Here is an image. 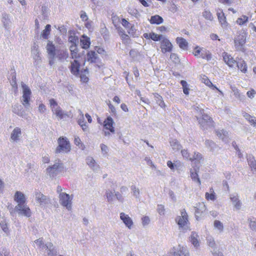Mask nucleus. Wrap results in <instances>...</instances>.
Instances as JSON below:
<instances>
[{
    "instance_id": "nucleus-56",
    "label": "nucleus",
    "mask_w": 256,
    "mask_h": 256,
    "mask_svg": "<svg viewBox=\"0 0 256 256\" xmlns=\"http://www.w3.org/2000/svg\"><path fill=\"white\" fill-rule=\"evenodd\" d=\"M0 225L2 230L5 232H8V227L7 224L4 222H0Z\"/></svg>"
},
{
    "instance_id": "nucleus-23",
    "label": "nucleus",
    "mask_w": 256,
    "mask_h": 256,
    "mask_svg": "<svg viewBox=\"0 0 256 256\" xmlns=\"http://www.w3.org/2000/svg\"><path fill=\"white\" fill-rule=\"evenodd\" d=\"M46 48L48 54L52 57V58H54L56 54L57 50L52 42L51 41H48Z\"/></svg>"
},
{
    "instance_id": "nucleus-45",
    "label": "nucleus",
    "mask_w": 256,
    "mask_h": 256,
    "mask_svg": "<svg viewBox=\"0 0 256 256\" xmlns=\"http://www.w3.org/2000/svg\"><path fill=\"white\" fill-rule=\"evenodd\" d=\"M231 200L233 202L235 208L237 209H239L240 207L241 204L238 198L236 196H234L231 198Z\"/></svg>"
},
{
    "instance_id": "nucleus-61",
    "label": "nucleus",
    "mask_w": 256,
    "mask_h": 256,
    "mask_svg": "<svg viewBox=\"0 0 256 256\" xmlns=\"http://www.w3.org/2000/svg\"><path fill=\"white\" fill-rule=\"evenodd\" d=\"M142 223L144 226L146 225L149 224L150 220L148 216H144L142 219Z\"/></svg>"
},
{
    "instance_id": "nucleus-42",
    "label": "nucleus",
    "mask_w": 256,
    "mask_h": 256,
    "mask_svg": "<svg viewBox=\"0 0 256 256\" xmlns=\"http://www.w3.org/2000/svg\"><path fill=\"white\" fill-rule=\"evenodd\" d=\"M190 177L195 182H196L198 185L200 186L201 184V182L200 179L198 176V174L197 172H190Z\"/></svg>"
},
{
    "instance_id": "nucleus-60",
    "label": "nucleus",
    "mask_w": 256,
    "mask_h": 256,
    "mask_svg": "<svg viewBox=\"0 0 256 256\" xmlns=\"http://www.w3.org/2000/svg\"><path fill=\"white\" fill-rule=\"evenodd\" d=\"M128 12L130 14L134 16H136L138 14V11L134 8H129Z\"/></svg>"
},
{
    "instance_id": "nucleus-3",
    "label": "nucleus",
    "mask_w": 256,
    "mask_h": 256,
    "mask_svg": "<svg viewBox=\"0 0 256 256\" xmlns=\"http://www.w3.org/2000/svg\"><path fill=\"white\" fill-rule=\"evenodd\" d=\"M192 53L195 56L206 60L208 61L212 58V54L210 50L198 46H196L194 48Z\"/></svg>"
},
{
    "instance_id": "nucleus-17",
    "label": "nucleus",
    "mask_w": 256,
    "mask_h": 256,
    "mask_svg": "<svg viewBox=\"0 0 256 256\" xmlns=\"http://www.w3.org/2000/svg\"><path fill=\"white\" fill-rule=\"evenodd\" d=\"M198 120L199 124L202 127H204L208 123L214 124V121L212 118L204 113L202 114V118L200 119L198 118Z\"/></svg>"
},
{
    "instance_id": "nucleus-21",
    "label": "nucleus",
    "mask_w": 256,
    "mask_h": 256,
    "mask_svg": "<svg viewBox=\"0 0 256 256\" xmlns=\"http://www.w3.org/2000/svg\"><path fill=\"white\" fill-rule=\"evenodd\" d=\"M14 200L18 204H24L26 202V198L24 194L18 191L15 193Z\"/></svg>"
},
{
    "instance_id": "nucleus-20",
    "label": "nucleus",
    "mask_w": 256,
    "mask_h": 256,
    "mask_svg": "<svg viewBox=\"0 0 256 256\" xmlns=\"http://www.w3.org/2000/svg\"><path fill=\"white\" fill-rule=\"evenodd\" d=\"M201 81L202 83H204L206 86H208L212 90H217L220 94L223 95V92L220 90L216 86L214 85L212 82L209 80L208 76H204L202 78Z\"/></svg>"
},
{
    "instance_id": "nucleus-51",
    "label": "nucleus",
    "mask_w": 256,
    "mask_h": 256,
    "mask_svg": "<svg viewBox=\"0 0 256 256\" xmlns=\"http://www.w3.org/2000/svg\"><path fill=\"white\" fill-rule=\"evenodd\" d=\"M144 6L148 7L152 3L151 0H138Z\"/></svg>"
},
{
    "instance_id": "nucleus-33",
    "label": "nucleus",
    "mask_w": 256,
    "mask_h": 256,
    "mask_svg": "<svg viewBox=\"0 0 256 256\" xmlns=\"http://www.w3.org/2000/svg\"><path fill=\"white\" fill-rule=\"evenodd\" d=\"M56 54H57V58L60 60H62L64 59H66L68 56V52L66 50H57V52H56Z\"/></svg>"
},
{
    "instance_id": "nucleus-44",
    "label": "nucleus",
    "mask_w": 256,
    "mask_h": 256,
    "mask_svg": "<svg viewBox=\"0 0 256 256\" xmlns=\"http://www.w3.org/2000/svg\"><path fill=\"white\" fill-rule=\"evenodd\" d=\"M74 143L76 146H78L82 150H84L85 146L84 144L82 142L80 139L78 137H75Z\"/></svg>"
},
{
    "instance_id": "nucleus-29",
    "label": "nucleus",
    "mask_w": 256,
    "mask_h": 256,
    "mask_svg": "<svg viewBox=\"0 0 256 256\" xmlns=\"http://www.w3.org/2000/svg\"><path fill=\"white\" fill-rule=\"evenodd\" d=\"M70 55L72 58H79L80 54L78 53V50L76 46H70Z\"/></svg>"
},
{
    "instance_id": "nucleus-35",
    "label": "nucleus",
    "mask_w": 256,
    "mask_h": 256,
    "mask_svg": "<svg viewBox=\"0 0 256 256\" xmlns=\"http://www.w3.org/2000/svg\"><path fill=\"white\" fill-rule=\"evenodd\" d=\"M248 21V17L245 15H242L240 18H238L236 20V23L239 26H242L246 24Z\"/></svg>"
},
{
    "instance_id": "nucleus-52",
    "label": "nucleus",
    "mask_w": 256,
    "mask_h": 256,
    "mask_svg": "<svg viewBox=\"0 0 256 256\" xmlns=\"http://www.w3.org/2000/svg\"><path fill=\"white\" fill-rule=\"evenodd\" d=\"M157 210L160 214V215L164 214L165 208L163 205H162V204L158 205Z\"/></svg>"
},
{
    "instance_id": "nucleus-18",
    "label": "nucleus",
    "mask_w": 256,
    "mask_h": 256,
    "mask_svg": "<svg viewBox=\"0 0 256 256\" xmlns=\"http://www.w3.org/2000/svg\"><path fill=\"white\" fill-rule=\"evenodd\" d=\"M236 66L240 71L244 74L248 72V66L246 61L242 58H238L236 60Z\"/></svg>"
},
{
    "instance_id": "nucleus-28",
    "label": "nucleus",
    "mask_w": 256,
    "mask_h": 256,
    "mask_svg": "<svg viewBox=\"0 0 256 256\" xmlns=\"http://www.w3.org/2000/svg\"><path fill=\"white\" fill-rule=\"evenodd\" d=\"M78 74H80V80L82 82L86 83L88 82L89 78H88V68H86L83 70H82L79 72Z\"/></svg>"
},
{
    "instance_id": "nucleus-50",
    "label": "nucleus",
    "mask_w": 256,
    "mask_h": 256,
    "mask_svg": "<svg viewBox=\"0 0 256 256\" xmlns=\"http://www.w3.org/2000/svg\"><path fill=\"white\" fill-rule=\"evenodd\" d=\"M248 164L251 168L252 170L256 172V161L254 160H250Z\"/></svg>"
},
{
    "instance_id": "nucleus-49",
    "label": "nucleus",
    "mask_w": 256,
    "mask_h": 256,
    "mask_svg": "<svg viewBox=\"0 0 256 256\" xmlns=\"http://www.w3.org/2000/svg\"><path fill=\"white\" fill-rule=\"evenodd\" d=\"M50 106L52 110V111H54V110L56 109V108L59 107L58 105L57 102L54 98L50 100Z\"/></svg>"
},
{
    "instance_id": "nucleus-38",
    "label": "nucleus",
    "mask_w": 256,
    "mask_h": 256,
    "mask_svg": "<svg viewBox=\"0 0 256 256\" xmlns=\"http://www.w3.org/2000/svg\"><path fill=\"white\" fill-rule=\"evenodd\" d=\"M78 123L80 127L82 128L83 130L86 131L88 130V126L86 124V122L84 121V118L82 116L81 118H79L78 120Z\"/></svg>"
},
{
    "instance_id": "nucleus-37",
    "label": "nucleus",
    "mask_w": 256,
    "mask_h": 256,
    "mask_svg": "<svg viewBox=\"0 0 256 256\" xmlns=\"http://www.w3.org/2000/svg\"><path fill=\"white\" fill-rule=\"evenodd\" d=\"M202 16L206 20L210 21L213 20L212 14L209 10H204L202 12Z\"/></svg>"
},
{
    "instance_id": "nucleus-58",
    "label": "nucleus",
    "mask_w": 256,
    "mask_h": 256,
    "mask_svg": "<svg viewBox=\"0 0 256 256\" xmlns=\"http://www.w3.org/2000/svg\"><path fill=\"white\" fill-rule=\"evenodd\" d=\"M234 0H218V2L230 6L232 4Z\"/></svg>"
},
{
    "instance_id": "nucleus-7",
    "label": "nucleus",
    "mask_w": 256,
    "mask_h": 256,
    "mask_svg": "<svg viewBox=\"0 0 256 256\" xmlns=\"http://www.w3.org/2000/svg\"><path fill=\"white\" fill-rule=\"evenodd\" d=\"M246 42V34L242 33L236 36L234 40V46L237 50H241Z\"/></svg>"
},
{
    "instance_id": "nucleus-30",
    "label": "nucleus",
    "mask_w": 256,
    "mask_h": 256,
    "mask_svg": "<svg viewBox=\"0 0 256 256\" xmlns=\"http://www.w3.org/2000/svg\"><path fill=\"white\" fill-rule=\"evenodd\" d=\"M22 134L20 128H14L11 134V138L14 141H17L18 140L19 136Z\"/></svg>"
},
{
    "instance_id": "nucleus-53",
    "label": "nucleus",
    "mask_w": 256,
    "mask_h": 256,
    "mask_svg": "<svg viewBox=\"0 0 256 256\" xmlns=\"http://www.w3.org/2000/svg\"><path fill=\"white\" fill-rule=\"evenodd\" d=\"M190 242L194 246L196 247L198 246V240L194 235L191 236Z\"/></svg>"
},
{
    "instance_id": "nucleus-64",
    "label": "nucleus",
    "mask_w": 256,
    "mask_h": 256,
    "mask_svg": "<svg viewBox=\"0 0 256 256\" xmlns=\"http://www.w3.org/2000/svg\"><path fill=\"white\" fill-rule=\"evenodd\" d=\"M182 156L188 159L190 157V154L187 150H183L181 151Z\"/></svg>"
},
{
    "instance_id": "nucleus-55",
    "label": "nucleus",
    "mask_w": 256,
    "mask_h": 256,
    "mask_svg": "<svg viewBox=\"0 0 256 256\" xmlns=\"http://www.w3.org/2000/svg\"><path fill=\"white\" fill-rule=\"evenodd\" d=\"M256 94V92L254 89L252 88L250 90L247 92L246 95L250 98H252Z\"/></svg>"
},
{
    "instance_id": "nucleus-25",
    "label": "nucleus",
    "mask_w": 256,
    "mask_h": 256,
    "mask_svg": "<svg viewBox=\"0 0 256 256\" xmlns=\"http://www.w3.org/2000/svg\"><path fill=\"white\" fill-rule=\"evenodd\" d=\"M176 41L181 49L184 50H188V42L184 38L182 37H178L176 38Z\"/></svg>"
},
{
    "instance_id": "nucleus-39",
    "label": "nucleus",
    "mask_w": 256,
    "mask_h": 256,
    "mask_svg": "<svg viewBox=\"0 0 256 256\" xmlns=\"http://www.w3.org/2000/svg\"><path fill=\"white\" fill-rule=\"evenodd\" d=\"M180 84L182 86L184 93L186 95H188L189 94L190 88H188V86L186 82L184 80H182L180 81Z\"/></svg>"
},
{
    "instance_id": "nucleus-27",
    "label": "nucleus",
    "mask_w": 256,
    "mask_h": 256,
    "mask_svg": "<svg viewBox=\"0 0 256 256\" xmlns=\"http://www.w3.org/2000/svg\"><path fill=\"white\" fill-rule=\"evenodd\" d=\"M149 21L152 24H160L163 22L164 20L162 16L156 14L152 16Z\"/></svg>"
},
{
    "instance_id": "nucleus-8",
    "label": "nucleus",
    "mask_w": 256,
    "mask_h": 256,
    "mask_svg": "<svg viewBox=\"0 0 256 256\" xmlns=\"http://www.w3.org/2000/svg\"><path fill=\"white\" fill-rule=\"evenodd\" d=\"M15 210L18 212L19 214L26 216V217H30L31 216V210L30 208L24 204H18L15 207Z\"/></svg>"
},
{
    "instance_id": "nucleus-43",
    "label": "nucleus",
    "mask_w": 256,
    "mask_h": 256,
    "mask_svg": "<svg viewBox=\"0 0 256 256\" xmlns=\"http://www.w3.org/2000/svg\"><path fill=\"white\" fill-rule=\"evenodd\" d=\"M214 228L218 229L220 230V232H222L223 231V224L220 221L218 220H214Z\"/></svg>"
},
{
    "instance_id": "nucleus-54",
    "label": "nucleus",
    "mask_w": 256,
    "mask_h": 256,
    "mask_svg": "<svg viewBox=\"0 0 256 256\" xmlns=\"http://www.w3.org/2000/svg\"><path fill=\"white\" fill-rule=\"evenodd\" d=\"M232 90L234 92V96L238 98H241V93L240 91L236 88L234 87L232 88Z\"/></svg>"
},
{
    "instance_id": "nucleus-2",
    "label": "nucleus",
    "mask_w": 256,
    "mask_h": 256,
    "mask_svg": "<svg viewBox=\"0 0 256 256\" xmlns=\"http://www.w3.org/2000/svg\"><path fill=\"white\" fill-rule=\"evenodd\" d=\"M58 146L56 149V153L58 154L62 152H68L71 148L70 143L66 138L60 136L58 140Z\"/></svg>"
},
{
    "instance_id": "nucleus-26",
    "label": "nucleus",
    "mask_w": 256,
    "mask_h": 256,
    "mask_svg": "<svg viewBox=\"0 0 256 256\" xmlns=\"http://www.w3.org/2000/svg\"><path fill=\"white\" fill-rule=\"evenodd\" d=\"M87 60L91 63H95L97 62L98 57L94 51H89L86 54Z\"/></svg>"
},
{
    "instance_id": "nucleus-19",
    "label": "nucleus",
    "mask_w": 256,
    "mask_h": 256,
    "mask_svg": "<svg viewBox=\"0 0 256 256\" xmlns=\"http://www.w3.org/2000/svg\"><path fill=\"white\" fill-rule=\"evenodd\" d=\"M90 38L88 36L83 34L80 38V44L82 48L87 50L90 45Z\"/></svg>"
},
{
    "instance_id": "nucleus-24",
    "label": "nucleus",
    "mask_w": 256,
    "mask_h": 256,
    "mask_svg": "<svg viewBox=\"0 0 256 256\" xmlns=\"http://www.w3.org/2000/svg\"><path fill=\"white\" fill-rule=\"evenodd\" d=\"M218 20L222 27L226 28L228 26V23L226 21V17L222 11L217 12Z\"/></svg>"
},
{
    "instance_id": "nucleus-4",
    "label": "nucleus",
    "mask_w": 256,
    "mask_h": 256,
    "mask_svg": "<svg viewBox=\"0 0 256 256\" xmlns=\"http://www.w3.org/2000/svg\"><path fill=\"white\" fill-rule=\"evenodd\" d=\"M58 162L51 166H49L46 169L47 174L52 177L56 176L58 172L64 171L63 163L60 160H58Z\"/></svg>"
},
{
    "instance_id": "nucleus-62",
    "label": "nucleus",
    "mask_w": 256,
    "mask_h": 256,
    "mask_svg": "<svg viewBox=\"0 0 256 256\" xmlns=\"http://www.w3.org/2000/svg\"><path fill=\"white\" fill-rule=\"evenodd\" d=\"M250 226L252 230H256V220H250Z\"/></svg>"
},
{
    "instance_id": "nucleus-47",
    "label": "nucleus",
    "mask_w": 256,
    "mask_h": 256,
    "mask_svg": "<svg viewBox=\"0 0 256 256\" xmlns=\"http://www.w3.org/2000/svg\"><path fill=\"white\" fill-rule=\"evenodd\" d=\"M130 56L132 57V58H134L140 55V52H138V50H134V49H132L130 51Z\"/></svg>"
},
{
    "instance_id": "nucleus-63",
    "label": "nucleus",
    "mask_w": 256,
    "mask_h": 256,
    "mask_svg": "<svg viewBox=\"0 0 256 256\" xmlns=\"http://www.w3.org/2000/svg\"><path fill=\"white\" fill-rule=\"evenodd\" d=\"M132 190L134 196H138V195L140 194V191L138 188H137L135 186H132Z\"/></svg>"
},
{
    "instance_id": "nucleus-13",
    "label": "nucleus",
    "mask_w": 256,
    "mask_h": 256,
    "mask_svg": "<svg viewBox=\"0 0 256 256\" xmlns=\"http://www.w3.org/2000/svg\"><path fill=\"white\" fill-rule=\"evenodd\" d=\"M114 122L110 116H108L104 122V128L105 130H108V134L110 132L114 133L115 132L114 127Z\"/></svg>"
},
{
    "instance_id": "nucleus-57",
    "label": "nucleus",
    "mask_w": 256,
    "mask_h": 256,
    "mask_svg": "<svg viewBox=\"0 0 256 256\" xmlns=\"http://www.w3.org/2000/svg\"><path fill=\"white\" fill-rule=\"evenodd\" d=\"M106 198L108 202L112 200L114 196V193L112 191H107L106 192Z\"/></svg>"
},
{
    "instance_id": "nucleus-31",
    "label": "nucleus",
    "mask_w": 256,
    "mask_h": 256,
    "mask_svg": "<svg viewBox=\"0 0 256 256\" xmlns=\"http://www.w3.org/2000/svg\"><path fill=\"white\" fill-rule=\"evenodd\" d=\"M68 40V42L72 44L71 46H77L78 38V37L76 36L75 32H72L70 34Z\"/></svg>"
},
{
    "instance_id": "nucleus-6",
    "label": "nucleus",
    "mask_w": 256,
    "mask_h": 256,
    "mask_svg": "<svg viewBox=\"0 0 256 256\" xmlns=\"http://www.w3.org/2000/svg\"><path fill=\"white\" fill-rule=\"evenodd\" d=\"M160 48L162 54L172 52L173 45L168 38L163 37L160 41Z\"/></svg>"
},
{
    "instance_id": "nucleus-41",
    "label": "nucleus",
    "mask_w": 256,
    "mask_h": 256,
    "mask_svg": "<svg viewBox=\"0 0 256 256\" xmlns=\"http://www.w3.org/2000/svg\"><path fill=\"white\" fill-rule=\"evenodd\" d=\"M60 119H62L64 114L62 110L60 109V107H58L56 109L54 110V111H52Z\"/></svg>"
},
{
    "instance_id": "nucleus-9",
    "label": "nucleus",
    "mask_w": 256,
    "mask_h": 256,
    "mask_svg": "<svg viewBox=\"0 0 256 256\" xmlns=\"http://www.w3.org/2000/svg\"><path fill=\"white\" fill-rule=\"evenodd\" d=\"M22 86L23 89L22 104L24 106H27L29 105V102L31 95V91L29 88L24 84H22Z\"/></svg>"
},
{
    "instance_id": "nucleus-36",
    "label": "nucleus",
    "mask_w": 256,
    "mask_h": 256,
    "mask_svg": "<svg viewBox=\"0 0 256 256\" xmlns=\"http://www.w3.org/2000/svg\"><path fill=\"white\" fill-rule=\"evenodd\" d=\"M36 200L40 204L45 203L46 200V196L40 192H36Z\"/></svg>"
},
{
    "instance_id": "nucleus-16",
    "label": "nucleus",
    "mask_w": 256,
    "mask_h": 256,
    "mask_svg": "<svg viewBox=\"0 0 256 256\" xmlns=\"http://www.w3.org/2000/svg\"><path fill=\"white\" fill-rule=\"evenodd\" d=\"M173 255L174 256H189L186 249L180 245L176 248H174Z\"/></svg>"
},
{
    "instance_id": "nucleus-40",
    "label": "nucleus",
    "mask_w": 256,
    "mask_h": 256,
    "mask_svg": "<svg viewBox=\"0 0 256 256\" xmlns=\"http://www.w3.org/2000/svg\"><path fill=\"white\" fill-rule=\"evenodd\" d=\"M202 158V154L198 152H195L194 154V156L192 158H190V160L191 162L194 160L200 161Z\"/></svg>"
},
{
    "instance_id": "nucleus-46",
    "label": "nucleus",
    "mask_w": 256,
    "mask_h": 256,
    "mask_svg": "<svg viewBox=\"0 0 256 256\" xmlns=\"http://www.w3.org/2000/svg\"><path fill=\"white\" fill-rule=\"evenodd\" d=\"M86 163L90 168H92L96 165V162L92 157H88L86 158Z\"/></svg>"
},
{
    "instance_id": "nucleus-32",
    "label": "nucleus",
    "mask_w": 256,
    "mask_h": 256,
    "mask_svg": "<svg viewBox=\"0 0 256 256\" xmlns=\"http://www.w3.org/2000/svg\"><path fill=\"white\" fill-rule=\"evenodd\" d=\"M51 32V26L49 24H47L45 28L42 32V36L43 38L47 40L48 38V36L50 34Z\"/></svg>"
},
{
    "instance_id": "nucleus-10",
    "label": "nucleus",
    "mask_w": 256,
    "mask_h": 256,
    "mask_svg": "<svg viewBox=\"0 0 256 256\" xmlns=\"http://www.w3.org/2000/svg\"><path fill=\"white\" fill-rule=\"evenodd\" d=\"M59 198L60 204L68 210H70L72 202L69 194L66 193H60Z\"/></svg>"
},
{
    "instance_id": "nucleus-59",
    "label": "nucleus",
    "mask_w": 256,
    "mask_h": 256,
    "mask_svg": "<svg viewBox=\"0 0 256 256\" xmlns=\"http://www.w3.org/2000/svg\"><path fill=\"white\" fill-rule=\"evenodd\" d=\"M80 16V18H82V20H83L84 22L88 21V16L86 14V12H84V11L81 12Z\"/></svg>"
},
{
    "instance_id": "nucleus-15",
    "label": "nucleus",
    "mask_w": 256,
    "mask_h": 256,
    "mask_svg": "<svg viewBox=\"0 0 256 256\" xmlns=\"http://www.w3.org/2000/svg\"><path fill=\"white\" fill-rule=\"evenodd\" d=\"M120 218L128 228L130 229L132 228L134 223L132 219L128 215L125 214L124 212H121L120 214Z\"/></svg>"
},
{
    "instance_id": "nucleus-5",
    "label": "nucleus",
    "mask_w": 256,
    "mask_h": 256,
    "mask_svg": "<svg viewBox=\"0 0 256 256\" xmlns=\"http://www.w3.org/2000/svg\"><path fill=\"white\" fill-rule=\"evenodd\" d=\"M176 221L180 228L188 226L190 224L188 216L185 209H183L181 210L180 216H178L176 218Z\"/></svg>"
},
{
    "instance_id": "nucleus-22",
    "label": "nucleus",
    "mask_w": 256,
    "mask_h": 256,
    "mask_svg": "<svg viewBox=\"0 0 256 256\" xmlns=\"http://www.w3.org/2000/svg\"><path fill=\"white\" fill-rule=\"evenodd\" d=\"M80 64L78 60H74L72 63L70 67L71 72L75 75L78 76L80 72Z\"/></svg>"
},
{
    "instance_id": "nucleus-34",
    "label": "nucleus",
    "mask_w": 256,
    "mask_h": 256,
    "mask_svg": "<svg viewBox=\"0 0 256 256\" xmlns=\"http://www.w3.org/2000/svg\"><path fill=\"white\" fill-rule=\"evenodd\" d=\"M210 192H206L205 194L206 199L207 200H214L216 199V194L212 188H210Z\"/></svg>"
},
{
    "instance_id": "nucleus-14",
    "label": "nucleus",
    "mask_w": 256,
    "mask_h": 256,
    "mask_svg": "<svg viewBox=\"0 0 256 256\" xmlns=\"http://www.w3.org/2000/svg\"><path fill=\"white\" fill-rule=\"evenodd\" d=\"M143 36L146 40H152L154 42L160 41L163 38L162 35L157 34L152 32L150 33H144Z\"/></svg>"
},
{
    "instance_id": "nucleus-11",
    "label": "nucleus",
    "mask_w": 256,
    "mask_h": 256,
    "mask_svg": "<svg viewBox=\"0 0 256 256\" xmlns=\"http://www.w3.org/2000/svg\"><path fill=\"white\" fill-rule=\"evenodd\" d=\"M223 60L230 68H234L236 62V60L227 52H224L222 54Z\"/></svg>"
},
{
    "instance_id": "nucleus-12",
    "label": "nucleus",
    "mask_w": 256,
    "mask_h": 256,
    "mask_svg": "<svg viewBox=\"0 0 256 256\" xmlns=\"http://www.w3.org/2000/svg\"><path fill=\"white\" fill-rule=\"evenodd\" d=\"M194 214L197 220L202 216V214L204 213L206 210V208L204 203H198L194 206Z\"/></svg>"
},
{
    "instance_id": "nucleus-48",
    "label": "nucleus",
    "mask_w": 256,
    "mask_h": 256,
    "mask_svg": "<svg viewBox=\"0 0 256 256\" xmlns=\"http://www.w3.org/2000/svg\"><path fill=\"white\" fill-rule=\"evenodd\" d=\"M170 59L174 63H178L180 62V59L176 54L171 53L170 54Z\"/></svg>"
},
{
    "instance_id": "nucleus-1",
    "label": "nucleus",
    "mask_w": 256,
    "mask_h": 256,
    "mask_svg": "<svg viewBox=\"0 0 256 256\" xmlns=\"http://www.w3.org/2000/svg\"><path fill=\"white\" fill-rule=\"evenodd\" d=\"M112 21L124 44H126L130 41V38L122 27L118 26L120 22L126 29L128 33L130 36L134 37L136 35V30L134 24H130L126 19L124 18H120V17L114 16L112 17Z\"/></svg>"
}]
</instances>
